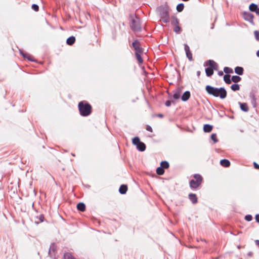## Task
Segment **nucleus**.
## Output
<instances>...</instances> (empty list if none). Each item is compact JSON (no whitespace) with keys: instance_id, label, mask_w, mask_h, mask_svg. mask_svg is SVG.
<instances>
[{"instance_id":"nucleus-39","label":"nucleus","mask_w":259,"mask_h":259,"mask_svg":"<svg viewBox=\"0 0 259 259\" xmlns=\"http://www.w3.org/2000/svg\"><path fill=\"white\" fill-rule=\"evenodd\" d=\"M251 97L252 98V103L254 105H255V102H256V98L255 97V96L254 95L252 94L251 96ZM254 106H255V105H254Z\"/></svg>"},{"instance_id":"nucleus-7","label":"nucleus","mask_w":259,"mask_h":259,"mask_svg":"<svg viewBox=\"0 0 259 259\" xmlns=\"http://www.w3.org/2000/svg\"><path fill=\"white\" fill-rule=\"evenodd\" d=\"M133 144L136 146L137 149L140 151H144L146 149V145L140 140L138 137L134 138L132 140Z\"/></svg>"},{"instance_id":"nucleus-33","label":"nucleus","mask_w":259,"mask_h":259,"mask_svg":"<svg viewBox=\"0 0 259 259\" xmlns=\"http://www.w3.org/2000/svg\"><path fill=\"white\" fill-rule=\"evenodd\" d=\"M174 31L176 33H178V34H179L181 33V27L179 26V25H177L176 26H175L174 29Z\"/></svg>"},{"instance_id":"nucleus-16","label":"nucleus","mask_w":259,"mask_h":259,"mask_svg":"<svg viewBox=\"0 0 259 259\" xmlns=\"http://www.w3.org/2000/svg\"><path fill=\"white\" fill-rule=\"evenodd\" d=\"M181 92L182 89L181 88H178L175 92L173 95V98L175 99H179L180 98Z\"/></svg>"},{"instance_id":"nucleus-1","label":"nucleus","mask_w":259,"mask_h":259,"mask_svg":"<svg viewBox=\"0 0 259 259\" xmlns=\"http://www.w3.org/2000/svg\"><path fill=\"white\" fill-rule=\"evenodd\" d=\"M205 90L209 95L214 97H219L221 99H224L227 97V91L223 87L218 88L207 85L205 87Z\"/></svg>"},{"instance_id":"nucleus-37","label":"nucleus","mask_w":259,"mask_h":259,"mask_svg":"<svg viewBox=\"0 0 259 259\" xmlns=\"http://www.w3.org/2000/svg\"><path fill=\"white\" fill-rule=\"evenodd\" d=\"M254 36L257 40H259V32L257 30L254 32Z\"/></svg>"},{"instance_id":"nucleus-23","label":"nucleus","mask_w":259,"mask_h":259,"mask_svg":"<svg viewBox=\"0 0 259 259\" xmlns=\"http://www.w3.org/2000/svg\"><path fill=\"white\" fill-rule=\"evenodd\" d=\"M170 22H171V24L174 26L179 25V23L178 19L175 16L171 17V18L170 19Z\"/></svg>"},{"instance_id":"nucleus-42","label":"nucleus","mask_w":259,"mask_h":259,"mask_svg":"<svg viewBox=\"0 0 259 259\" xmlns=\"http://www.w3.org/2000/svg\"><path fill=\"white\" fill-rule=\"evenodd\" d=\"M253 165H254V167L255 168V169H259V164H258L257 163H256L255 162H253Z\"/></svg>"},{"instance_id":"nucleus-25","label":"nucleus","mask_w":259,"mask_h":259,"mask_svg":"<svg viewBox=\"0 0 259 259\" xmlns=\"http://www.w3.org/2000/svg\"><path fill=\"white\" fill-rule=\"evenodd\" d=\"M224 80L227 84H230L231 83V79L229 74H225L224 76Z\"/></svg>"},{"instance_id":"nucleus-3","label":"nucleus","mask_w":259,"mask_h":259,"mask_svg":"<svg viewBox=\"0 0 259 259\" xmlns=\"http://www.w3.org/2000/svg\"><path fill=\"white\" fill-rule=\"evenodd\" d=\"M204 66H209L205 69V73L207 76L210 77L213 74V70H218V65L212 60H209L204 64Z\"/></svg>"},{"instance_id":"nucleus-46","label":"nucleus","mask_w":259,"mask_h":259,"mask_svg":"<svg viewBox=\"0 0 259 259\" xmlns=\"http://www.w3.org/2000/svg\"><path fill=\"white\" fill-rule=\"evenodd\" d=\"M255 244L257 246H259V240H256L255 241Z\"/></svg>"},{"instance_id":"nucleus-48","label":"nucleus","mask_w":259,"mask_h":259,"mask_svg":"<svg viewBox=\"0 0 259 259\" xmlns=\"http://www.w3.org/2000/svg\"><path fill=\"white\" fill-rule=\"evenodd\" d=\"M200 71H198L197 72V76H199L200 75Z\"/></svg>"},{"instance_id":"nucleus-45","label":"nucleus","mask_w":259,"mask_h":259,"mask_svg":"<svg viewBox=\"0 0 259 259\" xmlns=\"http://www.w3.org/2000/svg\"><path fill=\"white\" fill-rule=\"evenodd\" d=\"M223 74H224V73H223V72L222 71H219V72H218V75H219V76H222V75H223Z\"/></svg>"},{"instance_id":"nucleus-50","label":"nucleus","mask_w":259,"mask_h":259,"mask_svg":"<svg viewBox=\"0 0 259 259\" xmlns=\"http://www.w3.org/2000/svg\"><path fill=\"white\" fill-rule=\"evenodd\" d=\"M256 56L259 57V50H258L256 52Z\"/></svg>"},{"instance_id":"nucleus-49","label":"nucleus","mask_w":259,"mask_h":259,"mask_svg":"<svg viewBox=\"0 0 259 259\" xmlns=\"http://www.w3.org/2000/svg\"><path fill=\"white\" fill-rule=\"evenodd\" d=\"M252 252H249L248 253V255L249 256H251V255H252Z\"/></svg>"},{"instance_id":"nucleus-5","label":"nucleus","mask_w":259,"mask_h":259,"mask_svg":"<svg viewBox=\"0 0 259 259\" xmlns=\"http://www.w3.org/2000/svg\"><path fill=\"white\" fill-rule=\"evenodd\" d=\"M131 28L134 31H140L141 30L140 19L136 16L131 15Z\"/></svg>"},{"instance_id":"nucleus-52","label":"nucleus","mask_w":259,"mask_h":259,"mask_svg":"<svg viewBox=\"0 0 259 259\" xmlns=\"http://www.w3.org/2000/svg\"><path fill=\"white\" fill-rule=\"evenodd\" d=\"M35 223L38 224L39 223L38 222H35Z\"/></svg>"},{"instance_id":"nucleus-35","label":"nucleus","mask_w":259,"mask_h":259,"mask_svg":"<svg viewBox=\"0 0 259 259\" xmlns=\"http://www.w3.org/2000/svg\"><path fill=\"white\" fill-rule=\"evenodd\" d=\"M245 219L248 222L251 221L252 219V217L250 214H247L245 215Z\"/></svg>"},{"instance_id":"nucleus-18","label":"nucleus","mask_w":259,"mask_h":259,"mask_svg":"<svg viewBox=\"0 0 259 259\" xmlns=\"http://www.w3.org/2000/svg\"><path fill=\"white\" fill-rule=\"evenodd\" d=\"M127 190V187L125 185H121L119 189V192L121 194H125Z\"/></svg>"},{"instance_id":"nucleus-8","label":"nucleus","mask_w":259,"mask_h":259,"mask_svg":"<svg viewBox=\"0 0 259 259\" xmlns=\"http://www.w3.org/2000/svg\"><path fill=\"white\" fill-rule=\"evenodd\" d=\"M132 46L136 51V53H143V48L141 47V45L138 40H135L132 43Z\"/></svg>"},{"instance_id":"nucleus-44","label":"nucleus","mask_w":259,"mask_h":259,"mask_svg":"<svg viewBox=\"0 0 259 259\" xmlns=\"http://www.w3.org/2000/svg\"><path fill=\"white\" fill-rule=\"evenodd\" d=\"M255 219L256 222L259 223V214H257L255 215Z\"/></svg>"},{"instance_id":"nucleus-40","label":"nucleus","mask_w":259,"mask_h":259,"mask_svg":"<svg viewBox=\"0 0 259 259\" xmlns=\"http://www.w3.org/2000/svg\"><path fill=\"white\" fill-rule=\"evenodd\" d=\"M51 251H53L54 252L55 251V248L54 245H51V246L50 247V250H49V254H51Z\"/></svg>"},{"instance_id":"nucleus-2","label":"nucleus","mask_w":259,"mask_h":259,"mask_svg":"<svg viewBox=\"0 0 259 259\" xmlns=\"http://www.w3.org/2000/svg\"><path fill=\"white\" fill-rule=\"evenodd\" d=\"M78 109L82 116H88L92 112V106L85 101H81L78 103Z\"/></svg>"},{"instance_id":"nucleus-34","label":"nucleus","mask_w":259,"mask_h":259,"mask_svg":"<svg viewBox=\"0 0 259 259\" xmlns=\"http://www.w3.org/2000/svg\"><path fill=\"white\" fill-rule=\"evenodd\" d=\"M211 139L214 143H217L218 142L216 134H211Z\"/></svg>"},{"instance_id":"nucleus-12","label":"nucleus","mask_w":259,"mask_h":259,"mask_svg":"<svg viewBox=\"0 0 259 259\" xmlns=\"http://www.w3.org/2000/svg\"><path fill=\"white\" fill-rule=\"evenodd\" d=\"M189 198L193 204H196L198 201L197 196L195 194L190 193L189 194Z\"/></svg>"},{"instance_id":"nucleus-10","label":"nucleus","mask_w":259,"mask_h":259,"mask_svg":"<svg viewBox=\"0 0 259 259\" xmlns=\"http://www.w3.org/2000/svg\"><path fill=\"white\" fill-rule=\"evenodd\" d=\"M184 49L186 52V56L190 61L193 60L192 54L190 51L189 47L187 44H184Z\"/></svg>"},{"instance_id":"nucleus-19","label":"nucleus","mask_w":259,"mask_h":259,"mask_svg":"<svg viewBox=\"0 0 259 259\" xmlns=\"http://www.w3.org/2000/svg\"><path fill=\"white\" fill-rule=\"evenodd\" d=\"M77 208L80 211H84L85 210V205L83 202H79L77 204Z\"/></svg>"},{"instance_id":"nucleus-4","label":"nucleus","mask_w":259,"mask_h":259,"mask_svg":"<svg viewBox=\"0 0 259 259\" xmlns=\"http://www.w3.org/2000/svg\"><path fill=\"white\" fill-rule=\"evenodd\" d=\"M157 11L161 17V21L164 23H167L170 21L169 16V12L167 8L161 6L157 9Z\"/></svg>"},{"instance_id":"nucleus-29","label":"nucleus","mask_w":259,"mask_h":259,"mask_svg":"<svg viewBox=\"0 0 259 259\" xmlns=\"http://www.w3.org/2000/svg\"><path fill=\"white\" fill-rule=\"evenodd\" d=\"M156 173L159 175H162L164 173V168L159 166L156 169Z\"/></svg>"},{"instance_id":"nucleus-17","label":"nucleus","mask_w":259,"mask_h":259,"mask_svg":"<svg viewBox=\"0 0 259 259\" xmlns=\"http://www.w3.org/2000/svg\"><path fill=\"white\" fill-rule=\"evenodd\" d=\"M220 164L224 167H228L230 165V162L228 159H224L220 161Z\"/></svg>"},{"instance_id":"nucleus-47","label":"nucleus","mask_w":259,"mask_h":259,"mask_svg":"<svg viewBox=\"0 0 259 259\" xmlns=\"http://www.w3.org/2000/svg\"><path fill=\"white\" fill-rule=\"evenodd\" d=\"M158 116L159 117H163V115L162 114H158Z\"/></svg>"},{"instance_id":"nucleus-21","label":"nucleus","mask_w":259,"mask_h":259,"mask_svg":"<svg viewBox=\"0 0 259 259\" xmlns=\"http://www.w3.org/2000/svg\"><path fill=\"white\" fill-rule=\"evenodd\" d=\"M212 126L210 124H206L203 126V131L205 133H209L212 131Z\"/></svg>"},{"instance_id":"nucleus-31","label":"nucleus","mask_w":259,"mask_h":259,"mask_svg":"<svg viewBox=\"0 0 259 259\" xmlns=\"http://www.w3.org/2000/svg\"><path fill=\"white\" fill-rule=\"evenodd\" d=\"M224 71L226 73H232L233 72V69L228 67H225L224 68Z\"/></svg>"},{"instance_id":"nucleus-51","label":"nucleus","mask_w":259,"mask_h":259,"mask_svg":"<svg viewBox=\"0 0 259 259\" xmlns=\"http://www.w3.org/2000/svg\"><path fill=\"white\" fill-rule=\"evenodd\" d=\"M213 24H212V26L211 27V29H213Z\"/></svg>"},{"instance_id":"nucleus-13","label":"nucleus","mask_w":259,"mask_h":259,"mask_svg":"<svg viewBox=\"0 0 259 259\" xmlns=\"http://www.w3.org/2000/svg\"><path fill=\"white\" fill-rule=\"evenodd\" d=\"M190 97V92L189 91L185 92L182 96L181 99L183 101H187Z\"/></svg>"},{"instance_id":"nucleus-11","label":"nucleus","mask_w":259,"mask_h":259,"mask_svg":"<svg viewBox=\"0 0 259 259\" xmlns=\"http://www.w3.org/2000/svg\"><path fill=\"white\" fill-rule=\"evenodd\" d=\"M249 9L250 11L255 12L256 14L259 16V8L257 5L252 3L249 5Z\"/></svg>"},{"instance_id":"nucleus-20","label":"nucleus","mask_w":259,"mask_h":259,"mask_svg":"<svg viewBox=\"0 0 259 259\" xmlns=\"http://www.w3.org/2000/svg\"><path fill=\"white\" fill-rule=\"evenodd\" d=\"M75 41V37L73 36L69 37L66 40V43L68 45H72Z\"/></svg>"},{"instance_id":"nucleus-38","label":"nucleus","mask_w":259,"mask_h":259,"mask_svg":"<svg viewBox=\"0 0 259 259\" xmlns=\"http://www.w3.org/2000/svg\"><path fill=\"white\" fill-rule=\"evenodd\" d=\"M171 103H175L174 101L167 100L165 102V105L166 106L169 107L171 105Z\"/></svg>"},{"instance_id":"nucleus-24","label":"nucleus","mask_w":259,"mask_h":259,"mask_svg":"<svg viewBox=\"0 0 259 259\" xmlns=\"http://www.w3.org/2000/svg\"><path fill=\"white\" fill-rule=\"evenodd\" d=\"M143 53H135L136 58L140 64H142L143 62V59L141 57V54Z\"/></svg>"},{"instance_id":"nucleus-43","label":"nucleus","mask_w":259,"mask_h":259,"mask_svg":"<svg viewBox=\"0 0 259 259\" xmlns=\"http://www.w3.org/2000/svg\"><path fill=\"white\" fill-rule=\"evenodd\" d=\"M146 130L152 132V128L150 125H147Z\"/></svg>"},{"instance_id":"nucleus-30","label":"nucleus","mask_w":259,"mask_h":259,"mask_svg":"<svg viewBox=\"0 0 259 259\" xmlns=\"http://www.w3.org/2000/svg\"><path fill=\"white\" fill-rule=\"evenodd\" d=\"M184 8V5L182 3L178 4L177 6V10L179 12H182Z\"/></svg>"},{"instance_id":"nucleus-14","label":"nucleus","mask_w":259,"mask_h":259,"mask_svg":"<svg viewBox=\"0 0 259 259\" xmlns=\"http://www.w3.org/2000/svg\"><path fill=\"white\" fill-rule=\"evenodd\" d=\"M238 104L240 105V107L241 110H242L244 112H248L249 110L248 107L247 106V104L245 103H241L239 102Z\"/></svg>"},{"instance_id":"nucleus-36","label":"nucleus","mask_w":259,"mask_h":259,"mask_svg":"<svg viewBox=\"0 0 259 259\" xmlns=\"http://www.w3.org/2000/svg\"><path fill=\"white\" fill-rule=\"evenodd\" d=\"M32 9L35 11L37 12L38 11L39 7L36 4H33L31 6Z\"/></svg>"},{"instance_id":"nucleus-32","label":"nucleus","mask_w":259,"mask_h":259,"mask_svg":"<svg viewBox=\"0 0 259 259\" xmlns=\"http://www.w3.org/2000/svg\"><path fill=\"white\" fill-rule=\"evenodd\" d=\"M64 257L65 259H76L70 253L65 254Z\"/></svg>"},{"instance_id":"nucleus-41","label":"nucleus","mask_w":259,"mask_h":259,"mask_svg":"<svg viewBox=\"0 0 259 259\" xmlns=\"http://www.w3.org/2000/svg\"><path fill=\"white\" fill-rule=\"evenodd\" d=\"M38 218L39 220L40 221V222H44V219H45L44 216L42 214H40L39 215V217H38Z\"/></svg>"},{"instance_id":"nucleus-27","label":"nucleus","mask_w":259,"mask_h":259,"mask_svg":"<svg viewBox=\"0 0 259 259\" xmlns=\"http://www.w3.org/2000/svg\"><path fill=\"white\" fill-rule=\"evenodd\" d=\"M169 163L166 161H163L160 163V166L163 168H167L169 167Z\"/></svg>"},{"instance_id":"nucleus-9","label":"nucleus","mask_w":259,"mask_h":259,"mask_svg":"<svg viewBox=\"0 0 259 259\" xmlns=\"http://www.w3.org/2000/svg\"><path fill=\"white\" fill-rule=\"evenodd\" d=\"M243 18L244 19L250 22V23H253V18H254V16L253 15V14H252L251 13H249V12H244L243 13Z\"/></svg>"},{"instance_id":"nucleus-28","label":"nucleus","mask_w":259,"mask_h":259,"mask_svg":"<svg viewBox=\"0 0 259 259\" xmlns=\"http://www.w3.org/2000/svg\"><path fill=\"white\" fill-rule=\"evenodd\" d=\"M231 89L233 91H237L239 90L240 87L238 84L235 83V84H233L231 86Z\"/></svg>"},{"instance_id":"nucleus-26","label":"nucleus","mask_w":259,"mask_h":259,"mask_svg":"<svg viewBox=\"0 0 259 259\" xmlns=\"http://www.w3.org/2000/svg\"><path fill=\"white\" fill-rule=\"evenodd\" d=\"M241 77L237 75H233V76H232V77L231 78L232 81H233L235 83H237V82H239L241 80Z\"/></svg>"},{"instance_id":"nucleus-15","label":"nucleus","mask_w":259,"mask_h":259,"mask_svg":"<svg viewBox=\"0 0 259 259\" xmlns=\"http://www.w3.org/2000/svg\"><path fill=\"white\" fill-rule=\"evenodd\" d=\"M20 54L24 57L27 58V59L31 62H34L35 60L32 59L31 57L27 53H24L22 50H19Z\"/></svg>"},{"instance_id":"nucleus-6","label":"nucleus","mask_w":259,"mask_h":259,"mask_svg":"<svg viewBox=\"0 0 259 259\" xmlns=\"http://www.w3.org/2000/svg\"><path fill=\"white\" fill-rule=\"evenodd\" d=\"M194 179H192L190 181L189 185L191 189H197L201 185L203 178L199 174H195L193 176Z\"/></svg>"},{"instance_id":"nucleus-22","label":"nucleus","mask_w":259,"mask_h":259,"mask_svg":"<svg viewBox=\"0 0 259 259\" xmlns=\"http://www.w3.org/2000/svg\"><path fill=\"white\" fill-rule=\"evenodd\" d=\"M243 68L242 67L237 66L235 68V72L239 75L243 74Z\"/></svg>"}]
</instances>
